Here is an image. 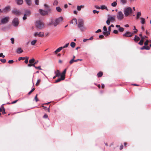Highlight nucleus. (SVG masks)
<instances>
[{"label": "nucleus", "instance_id": "nucleus-1", "mask_svg": "<svg viewBox=\"0 0 151 151\" xmlns=\"http://www.w3.org/2000/svg\"><path fill=\"white\" fill-rule=\"evenodd\" d=\"M78 27L82 31H85L86 29V28L84 26L83 20L81 19L78 20Z\"/></svg>", "mask_w": 151, "mask_h": 151}, {"label": "nucleus", "instance_id": "nucleus-2", "mask_svg": "<svg viewBox=\"0 0 151 151\" xmlns=\"http://www.w3.org/2000/svg\"><path fill=\"white\" fill-rule=\"evenodd\" d=\"M132 12V9L130 7L125 8L124 10V12L125 16L127 17L130 15Z\"/></svg>", "mask_w": 151, "mask_h": 151}, {"label": "nucleus", "instance_id": "nucleus-3", "mask_svg": "<svg viewBox=\"0 0 151 151\" xmlns=\"http://www.w3.org/2000/svg\"><path fill=\"white\" fill-rule=\"evenodd\" d=\"M9 19L10 17L9 16L2 17L0 21V25L6 24L9 22Z\"/></svg>", "mask_w": 151, "mask_h": 151}, {"label": "nucleus", "instance_id": "nucleus-4", "mask_svg": "<svg viewBox=\"0 0 151 151\" xmlns=\"http://www.w3.org/2000/svg\"><path fill=\"white\" fill-rule=\"evenodd\" d=\"M36 26L37 28L41 29L44 28V24L43 22L39 20L36 22Z\"/></svg>", "mask_w": 151, "mask_h": 151}, {"label": "nucleus", "instance_id": "nucleus-5", "mask_svg": "<svg viewBox=\"0 0 151 151\" xmlns=\"http://www.w3.org/2000/svg\"><path fill=\"white\" fill-rule=\"evenodd\" d=\"M52 10L50 8L47 9V10H44L41 9H39V12L40 14L42 15H47L48 13L51 12Z\"/></svg>", "mask_w": 151, "mask_h": 151}, {"label": "nucleus", "instance_id": "nucleus-6", "mask_svg": "<svg viewBox=\"0 0 151 151\" xmlns=\"http://www.w3.org/2000/svg\"><path fill=\"white\" fill-rule=\"evenodd\" d=\"M124 17V15L122 11H119L116 15V18L118 20H121Z\"/></svg>", "mask_w": 151, "mask_h": 151}, {"label": "nucleus", "instance_id": "nucleus-7", "mask_svg": "<svg viewBox=\"0 0 151 151\" xmlns=\"http://www.w3.org/2000/svg\"><path fill=\"white\" fill-rule=\"evenodd\" d=\"M63 20V17H60L55 19L53 23L54 26L55 27L58 25Z\"/></svg>", "mask_w": 151, "mask_h": 151}, {"label": "nucleus", "instance_id": "nucleus-8", "mask_svg": "<svg viewBox=\"0 0 151 151\" xmlns=\"http://www.w3.org/2000/svg\"><path fill=\"white\" fill-rule=\"evenodd\" d=\"M19 21L18 18L16 17L13 20L12 24L14 27H17L19 25Z\"/></svg>", "mask_w": 151, "mask_h": 151}, {"label": "nucleus", "instance_id": "nucleus-9", "mask_svg": "<svg viewBox=\"0 0 151 151\" xmlns=\"http://www.w3.org/2000/svg\"><path fill=\"white\" fill-rule=\"evenodd\" d=\"M34 36L35 37L38 36L42 37L44 36V33L42 32H35L34 34Z\"/></svg>", "mask_w": 151, "mask_h": 151}, {"label": "nucleus", "instance_id": "nucleus-10", "mask_svg": "<svg viewBox=\"0 0 151 151\" xmlns=\"http://www.w3.org/2000/svg\"><path fill=\"white\" fill-rule=\"evenodd\" d=\"M11 9V7L9 6H7L5 7V8L3 9V13L4 14H6Z\"/></svg>", "mask_w": 151, "mask_h": 151}, {"label": "nucleus", "instance_id": "nucleus-11", "mask_svg": "<svg viewBox=\"0 0 151 151\" xmlns=\"http://www.w3.org/2000/svg\"><path fill=\"white\" fill-rule=\"evenodd\" d=\"M12 13L16 15H20L21 12L18 10H17L15 9H14L12 11Z\"/></svg>", "mask_w": 151, "mask_h": 151}, {"label": "nucleus", "instance_id": "nucleus-12", "mask_svg": "<svg viewBox=\"0 0 151 151\" xmlns=\"http://www.w3.org/2000/svg\"><path fill=\"white\" fill-rule=\"evenodd\" d=\"M133 34L134 33H132V32H127L123 34V36L124 37H128L132 36Z\"/></svg>", "mask_w": 151, "mask_h": 151}, {"label": "nucleus", "instance_id": "nucleus-13", "mask_svg": "<svg viewBox=\"0 0 151 151\" xmlns=\"http://www.w3.org/2000/svg\"><path fill=\"white\" fill-rule=\"evenodd\" d=\"M134 0H128V1L130 3L134 2ZM127 0H120V2L121 4L124 5L127 3Z\"/></svg>", "mask_w": 151, "mask_h": 151}, {"label": "nucleus", "instance_id": "nucleus-14", "mask_svg": "<svg viewBox=\"0 0 151 151\" xmlns=\"http://www.w3.org/2000/svg\"><path fill=\"white\" fill-rule=\"evenodd\" d=\"M35 61V59L34 58H32L29 61V64H28V66L29 67H31L32 66H33L34 62Z\"/></svg>", "mask_w": 151, "mask_h": 151}, {"label": "nucleus", "instance_id": "nucleus-15", "mask_svg": "<svg viewBox=\"0 0 151 151\" xmlns=\"http://www.w3.org/2000/svg\"><path fill=\"white\" fill-rule=\"evenodd\" d=\"M147 38V37L146 36H142L141 39L139 41V42L138 43V44L140 45H143V43L144 42V40L145 38Z\"/></svg>", "mask_w": 151, "mask_h": 151}, {"label": "nucleus", "instance_id": "nucleus-16", "mask_svg": "<svg viewBox=\"0 0 151 151\" xmlns=\"http://www.w3.org/2000/svg\"><path fill=\"white\" fill-rule=\"evenodd\" d=\"M108 19L110 21H114L115 19V17L114 16H109Z\"/></svg>", "mask_w": 151, "mask_h": 151}, {"label": "nucleus", "instance_id": "nucleus-17", "mask_svg": "<svg viewBox=\"0 0 151 151\" xmlns=\"http://www.w3.org/2000/svg\"><path fill=\"white\" fill-rule=\"evenodd\" d=\"M15 1L17 4L18 5H22L23 2V0H15Z\"/></svg>", "mask_w": 151, "mask_h": 151}, {"label": "nucleus", "instance_id": "nucleus-18", "mask_svg": "<svg viewBox=\"0 0 151 151\" xmlns=\"http://www.w3.org/2000/svg\"><path fill=\"white\" fill-rule=\"evenodd\" d=\"M116 27L119 28V30L120 32H122L124 31V28L120 27V26L119 25H116Z\"/></svg>", "mask_w": 151, "mask_h": 151}, {"label": "nucleus", "instance_id": "nucleus-19", "mask_svg": "<svg viewBox=\"0 0 151 151\" xmlns=\"http://www.w3.org/2000/svg\"><path fill=\"white\" fill-rule=\"evenodd\" d=\"M31 13V12L29 10L25 11L24 14L26 16H29Z\"/></svg>", "mask_w": 151, "mask_h": 151}, {"label": "nucleus", "instance_id": "nucleus-20", "mask_svg": "<svg viewBox=\"0 0 151 151\" xmlns=\"http://www.w3.org/2000/svg\"><path fill=\"white\" fill-rule=\"evenodd\" d=\"M140 40V38L137 36V35L135 36L134 38V40L135 42H137Z\"/></svg>", "mask_w": 151, "mask_h": 151}, {"label": "nucleus", "instance_id": "nucleus-21", "mask_svg": "<svg viewBox=\"0 0 151 151\" xmlns=\"http://www.w3.org/2000/svg\"><path fill=\"white\" fill-rule=\"evenodd\" d=\"M55 73L56 76L59 77L60 75V71L58 70H57L56 72L55 71Z\"/></svg>", "mask_w": 151, "mask_h": 151}, {"label": "nucleus", "instance_id": "nucleus-22", "mask_svg": "<svg viewBox=\"0 0 151 151\" xmlns=\"http://www.w3.org/2000/svg\"><path fill=\"white\" fill-rule=\"evenodd\" d=\"M62 49L63 47H60L59 48L57 49L56 50L54 51V52L55 53H56L57 52H60Z\"/></svg>", "mask_w": 151, "mask_h": 151}, {"label": "nucleus", "instance_id": "nucleus-23", "mask_svg": "<svg viewBox=\"0 0 151 151\" xmlns=\"http://www.w3.org/2000/svg\"><path fill=\"white\" fill-rule=\"evenodd\" d=\"M66 69H65L63 72L62 73L61 75V77H63V78L64 79L65 78V74L66 73Z\"/></svg>", "mask_w": 151, "mask_h": 151}, {"label": "nucleus", "instance_id": "nucleus-24", "mask_svg": "<svg viewBox=\"0 0 151 151\" xmlns=\"http://www.w3.org/2000/svg\"><path fill=\"white\" fill-rule=\"evenodd\" d=\"M23 52V50L21 49V48H19L17 49V52L19 54Z\"/></svg>", "mask_w": 151, "mask_h": 151}, {"label": "nucleus", "instance_id": "nucleus-25", "mask_svg": "<svg viewBox=\"0 0 151 151\" xmlns=\"http://www.w3.org/2000/svg\"><path fill=\"white\" fill-rule=\"evenodd\" d=\"M37 40H32L30 42L31 44L32 45H34L37 42Z\"/></svg>", "mask_w": 151, "mask_h": 151}, {"label": "nucleus", "instance_id": "nucleus-26", "mask_svg": "<svg viewBox=\"0 0 151 151\" xmlns=\"http://www.w3.org/2000/svg\"><path fill=\"white\" fill-rule=\"evenodd\" d=\"M77 19L75 18V19H73L70 22L71 24H74L75 23L76 24H77Z\"/></svg>", "mask_w": 151, "mask_h": 151}, {"label": "nucleus", "instance_id": "nucleus-27", "mask_svg": "<svg viewBox=\"0 0 151 151\" xmlns=\"http://www.w3.org/2000/svg\"><path fill=\"white\" fill-rule=\"evenodd\" d=\"M100 9H101L102 10L105 9L107 10H108V9L107 8V7L104 5H101V6L100 7Z\"/></svg>", "mask_w": 151, "mask_h": 151}, {"label": "nucleus", "instance_id": "nucleus-28", "mask_svg": "<svg viewBox=\"0 0 151 151\" xmlns=\"http://www.w3.org/2000/svg\"><path fill=\"white\" fill-rule=\"evenodd\" d=\"M26 4L28 6H30L31 4V0H25Z\"/></svg>", "mask_w": 151, "mask_h": 151}, {"label": "nucleus", "instance_id": "nucleus-29", "mask_svg": "<svg viewBox=\"0 0 151 151\" xmlns=\"http://www.w3.org/2000/svg\"><path fill=\"white\" fill-rule=\"evenodd\" d=\"M64 79H65L64 78H63V77H62L61 76L60 78H59L57 80H56L55 83H57L59 82L60 81H61V80H63Z\"/></svg>", "mask_w": 151, "mask_h": 151}, {"label": "nucleus", "instance_id": "nucleus-30", "mask_svg": "<svg viewBox=\"0 0 151 151\" xmlns=\"http://www.w3.org/2000/svg\"><path fill=\"white\" fill-rule=\"evenodd\" d=\"M103 34L105 36H107L110 34V33L109 31H106L103 32Z\"/></svg>", "mask_w": 151, "mask_h": 151}, {"label": "nucleus", "instance_id": "nucleus-31", "mask_svg": "<svg viewBox=\"0 0 151 151\" xmlns=\"http://www.w3.org/2000/svg\"><path fill=\"white\" fill-rule=\"evenodd\" d=\"M141 12H138L137 13L136 15V19H138L139 18L140 16L141 15Z\"/></svg>", "mask_w": 151, "mask_h": 151}, {"label": "nucleus", "instance_id": "nucleus-32", "mask_svg": "<svg viewBox=\"0 0 151 151\" xmlns=\"http://www.w3.org/2000/svg\"><path fill=\"white\" fill-rule=\"evenodd\" d=\"M84 7V5H81L80 6H77V10L78 11H80L81 9V8H83Z\"/></svg>", "mask_w": 151, "mask_h": 151}, {"label": "nucleus", "instance_id": "nucleus-33", "mask_svg": "<svg viewBox=\"0 0 151 151\" xmlns=\"http://www.w3.org/2000/svg\"><path fill=\"white\" fill-rule=\"evenodd\" d=\"M140 19L141 20V23L142 24H145V19L143 17H141Z\"/></svg>", "mask_w": 151, "mask_h": 151}, {"label": "nucleus", "instance_id": "nucleus-34", "mask_svg": "<svg viewBox=\"0 0 151 151\" xmlns=\"http://www.w3.org/2000/svg\"><path fill=\"white\" fill-rule=\"evenodd\" d=\"M56 10L58 12H60L62 11V9L59 6H57L56 7Z\"/></svg>", "mask_w": 151, "mask_h": 151}, {"label": "nucleus", "instance_id": "nucleus-35", "mask_svg": "<svg viewBox=\"0 0 151 151\" xmlns=\"http://www.w3.org/2000/svg\"><path fill=\"white\" fill-rule=\"evenodd\" d=\"M103 73L101 72H100L97 73V76L98 77H101L103 75Z\"/></svg>", "mask_w": 151, "mask_h": 151}, {"label": "nucleus", "instance_id": "nucleus-36", "mask_svg": "<svg viewBox=\"0 0 151 151\" xmlns=\"http://www.w3.org/2000/svg\"><path fill=\"white\" fill-rule=\"evenodd\" d=\"M133 30H134V31L133 32H132V33H134V34H136L138 32L137 29L135 27V26L134 27Z\"/></svg>", "mask_w": 151, "mask_h": 151}, {"label": "nucleus", "instance_id": "nucleus-37", "mask_svg": "<svg viewBox=\"0 0 151 151\" xmlns=\"http://www.w3.org/2000/svg\"><path fill=\"white\" fill-rule=\"evenodd\" d=\"M76 45V43L73 42H72L70 43V45L72 48H74Z\"/></svg>", "mask_w": 151, "mask_h": 151}, {"label": "nucleus", "instance_id": "nucleus-38", "mask_svg": "<svg viewBox=\"0 0 151 151\" xmlns=\"http://www.w3.org/2000/svg\"><path fill=\"white\" fill-rule=\"evenodd\" d=\"M42 106L43 107V109L45 110H47L49 112H50V106L48 107V108H47L46 106Z\"/></svg>", "mask_w": 151, "mask_h": 151}, {"label": "nucleus", "instance_id": "nucleus-39", "mask_svg": "<svg viewBox=\"0 0 151 151\" xmlns=\"http://www.w3.org/2000/svg\"><path fill=\"white\" fill-rule=\"evenodd\" d=\"M117 3L116 2L114 1V2L112 3L111 4V6L113 7L116 6L117 5Z\"/></svg>", "mask_w": 151, "mask_h": 151}, {"label": "nucleus", "instance_id": "nucleus-40", "mask_svg": "<svg viewBox=\"0 0 151 151\" xmlns=\"http://www.w3.org/2000/svg\"><path fill=\"white\" fill-rule=\"evenodd\" d=\"M33 66L34 67H35L36 69H39L40 70H42V69L41 68V66H38V67H36L34 65H33Z\"/></svg>", "mask_w": 151, "mask_h": 151}, {"label": "nucleus", "instance_id": "nucleus-41", "mask_svg": "<svg viewBox=\"0 0 151 151\" xmlns=\"http://www.w3.org/2000/svg\"><path fill=\"white\" fill-rule=\"evenodd\" d=\"M58 1L57 0H55L53 4L54 5L57 6L58 5Z\"/></svg>", "mask_w": 151, "mask_h": 151}, {"label": "nucleus", "instance_id": "nucleus-42", "mask_svg": "<svg viewBox=\"0 0 151 151\" xmlns=\"http://www.w3.org/2000/svg\"><path fill=\"white\" fill-rule=\"evenodd\" d=\"M41 80L40 79H38L37 80V81L36 83V86H38L39 84V83L41 82Z\"/></svg>", "mask_w": 151, "mask_h": 151}, {"label": "nucleus", "instance_id": "nucleus-43", "mask_svg": "<svg viewBox=\"0 0 151 151\" xmlns=\"http://www.w3.org/2000/svg\"><path fill=\"white\" fill-rule=\"evenodd\" d=\"M0 61H1L2 63H5L6 61L5 59H0Z\"/></svg>", "mask_w": 151, "mask_h": 151}, {"label": "nucleus", "instance_id": "nucleus-44", "mask_svg": "<svg viewBox=\"0 0 151 151\" xmlns=\"http://www.w3.org/2000/svg\"><path fill=\"white\" fill-rule=\"evenodd\" d=\"M69 44V43H68L65 45H64L63 47H63V49L66 47H67L68 46Z\"/></svg>", "mask_w": 151, "mask_h": 151}, {"label": "nucleus", "instance_id": "nucleus-45", "mask_svg": "<svg viewBox=\"0 0 151 151\" xmlns=\"http://www.w3.org/2000/svg\"><path fill=\"white\" fill-rule=\"evenodd\" d=\"M25 59V57H19L18 58V60L19 61L20 60H24Z\"/></svg>", "mask_w": 151, "mask_h": 151}, {"label": "nucleus", "instance_id": "nucleus-46", "mask_svg": "<svg viewBox=\"0 0 151 151\" xmlns=\"http://www.w3.org/2000/svg\"><path fill=\"white\" fill-rule=\"evenodd\" d=\"M35 90V88H32L31 91H30L28 93V94L30 95L33 91H34Z\"/></svg>", "mask_w": 151, "mask_h": 151}, {"label": "nucleus", "instance_id": "nucleus-47", "mask_svg": "<svg viewBox=\"0 0 151 151\" xmlns=\"http://www.w3.org/2000/svg\"><path fill=\"white\" fill-rule=\"evenodd\" d=\"M44 6L47 9H47L50 8L48 5L46 4H45L44 5Z\"/></svg>", "mask_w": 151, "mask_h": 151}, {"label": "nucleus", "instance_id": "nucleus-48", "mask_svg": "<svg viewBox=\"0 0 151 151\" xmlns=\"http://www.w3.org/2000/svg\"><path fill=\"white\" fill-rule=\"evenodd\" d=\"M10 40L11 41L12 43L13 44L14 43V39L13 38H11Z\"/></svg>", "mask_w": 151, "mask_h": 151}, {"label": "nucleus", "instance_id": "nucleus-49", "mask_svg": "<svg viewBox=\"0 0 151 151\" xmlns=\"http://www.w3.org/2000/svg\"><path fill=\"white\" fill-rule=\"evenodd\" d=\"M74 62V60L73 59H71L69 63L70 64H72Z\"/></svg>", "mask_w": 151, "mask_h": 151}, {"label": "nucleus", "instance_id": "nucleus-50", "mask_svg": "<svg viewBox=\"0 0 151 151\" xmlns=\"http://www.w3.org/2000/svg\"><path fill=\"white\" fill-rule=\"evenodd\" d=\"M39 1L38 0H35V3L37 5L39 4Z\"/></svg>", "mask_w": 151, "mask_h": 151}, {"label": "nucleus", "instance_id": "nucleus-51", "mask_svg": "<svg viewBox=\"0 0 151 151\" xmlns=\"http://www.w3.org/2000/svg\"><path fill=\"white\" fill-rule=\"evenodd\" d=\"M37 94L36 96H35V100L36 101V102L38 101H39L38 99L37 98Z\"/></svg>", "mask_w": 151, "mask_h": 151}, {"label": "nucleus", "instance_id": "nucleus-52", "mask_svg": "<svg viewBox=\"0 0 151 151\" xmlns=\"http://www.w3.org/2000/svg\"><path fill=\"white\" fill-rule=\"evenodd\" d=\"M93 12L94 14H95L96 13L98 14L99 13V11L94 10H93Z\"/></svg>", "mask_w": 151, "mask_h": 151}, {"label": "nucleus", "instance_id": "nucleus-53", "mask_svg": "<svg viewBox=\"0 0 151 151\" xmlns=\"http://www.w3.org/2000/svg\"><path fill=\"white\" fill-rule=\"evenodd\" d=\"M2 112L3 114H4L6 113L5 112V109L4 107H3L2 108Z\"/></svg>", "mask_w": 151, "mask_h": 151}, {"label": "nucleus", "instance_id": "nucleus-54", "mask_svg": "<svg viewBox=\"0 0 151 151\" xmlns=\"http://www.w3.org/2000/svg\"><path fill=\"white\" fill-rule=\"evenodd\" d=\"M148 40H147L144 43V45H148Z\"/></svg>", "mask_w": 151, "mask_h": 151}, {"label": "nucleus", "instance_id": "nucleus-55", "mask_svg": "<svg viewBox=\"0 0 151 151\" xmlns=\"http://www.w3.org/2000/svg\"><path fill=\"white\" fill-rule=\"evenodd\" d=\"M27 16L26 15H25L24 14V16L23 17V20H25L27 19Z\"/></svg>", "mask_w": 151, "mask_h": 151}, {"label": "nucleus", "instance_id": "nucleus-56", "mask_svg": "<svg viewBox=\"0 0 151 151\" xmlns=\"http://www.w3.org/2000/svg\"><path fill=\"white\" fill-rule=\"evenodd\" d=\"M2 57L3 58H4L5 57V55H3V53H0V57Z\"/></svg>", "mask_w": 151, "mask_h": 151}, {"label": "nucleus", "instance_id": "nucleus-57", "mask_svg": "<svg viewBox=\"0 0 151 151\" xmlns=\"http://www.w3.org/2000/svg\"><path fill=\"white\" fill-rule=\"evenodd\" d=\"M8 62L9 63L12 64L14 62V61L13 60H9Z\"/></svg>", "mask_w": 151, "mask_h": 151}, {"label": "nucleus", "instance_id": "nucleus-58", "mask_svg": "<svg viewBox=\"0 0 151 151\" xmlns=\"http://www.w3.org/2000/svg\"><path fill=\"white\" fill-rule=\"evenodd\" d=\"M113 32L115 34H117L118 33V31L116 30H114L113 31Z\"/></svg>", "mask_w": 151, "mask_h": 151}, {"label": "nucleus", "instance_id": "nucleus-59", "mask_svg": "<svg viewBox=\"0 0 151 151\" xmlns=\"http://www.w3.org/2000/svg\"><path fill=\"white\" fill-rule=\"evenodd\" d=\"M150 49V47L149 46H145V49L147 50H149Z\"/></svg>", "mask_w": 151, "mask_h": 151}, {"label": "nucleus", "instance_id": "nucleus-60", "mask_svg": "<svg viewBox=\"0 0 151 151\" xmlns=\"http://www.w3.org/2000/svg\"><path fill=\"white\" fill-rule=\"evenodd\" d=\"M110 21L108 19L106 21V23L108 25H109L110 24Z\"/></svg>", "mask_w": 151, "mask_h": 151}, {"label": "nucleus", "instance_id": "nucleus-61", "mask_svg": "<svg viewBox=\"0 0 151 151\" xmlns=\"http://www.w3.org/2000/svg\"><path fill=\"white\" fill-rule=\"evenodd\" d=\"M103 30L105 31H107V28H106V27L105 26H104V27H103Z\"/></svg>", "mask_w": 151, "mask_h": 151}, {"label": "nucleus", "instance_id": "nucleus-62", "mask_svg": "<svg viewBox=\"0 0 151 151\" xmlns=\"http://www.w3.org/2000/svg\"><path fill=\"white\" fill-rule=\"evenodd\" d=\"M101 29H98L97 31H96V33H97L98 32H101Z\"/></svg>", "mask_w": 151, "mask_h": 151}, {"label": "nucleus", "instance_id": "nucleus-63", "mask_svg": "<svg viewBox=\"0 0 151 151\" xmlns=\"http://www.w3.org/2000/svg\"><path fill=\"white\" fill-rule=\"evenodd\" d=\"M48 117L47 115L46 114H45L43 116V118H47Z\"/></svg>", "mask_w": 151, "mask_h": 151}, {"label": "nucleus", "instance_id": "nucleus-64", "mask_svg": "<svg viewBox=\"0 0 151 151\" xmlns=\"http://www.w3.org/2000/svg\"><path fill=\"white\" fill-rule=\"evenodd\" d=\"M99 37L100 38H102L104 37V36L103 35H100L99 36Z\"/></svg>", "mask_w": 151, "mask_h": 151}]
</instances>
